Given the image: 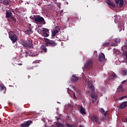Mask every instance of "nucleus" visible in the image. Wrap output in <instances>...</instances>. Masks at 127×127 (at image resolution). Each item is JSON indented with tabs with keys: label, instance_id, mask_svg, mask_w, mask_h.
Segmentation results:
<instances>
[{
	"label": "nucleus",
	"instance_id": "obj_1",
	"mask_svg": "<svg viewBox=\"0 0 127 127\" xmlns=\"http://www.w3.org/2000/svg\"><path fill=\"white\" fill-rule=\"evenodd\" d=\"M8 36L10 40L12 41L13 44L17 41V36L14 34V31H9L8 32Z\"/></svg>",
	"mask_w": 127,
	"mask_h": 127
},
{
	"label": "nucleus",
	"instance_id": "obj_2",
	"mask_svg": "<svg viewBox=\"0 0 127 127\" xmlns=\"http://www.w3.org/2000/svg\"><path fill=\"white\" fill-rule=\"evenodd\" d=\"M44 40L47 44V46H51V47H55V46L57 45V43H56L55 41L53 40H49V39H47L46 38H44Z\"/></svg>",
	"mask_w": 127,
	"mask_h": 127
},
{
	"label": "nucleus",
	"instance_id": "obj_3",
	"mask_svg": "<svg viewBox=\"0 0 127 127\" xmlns=\"http://www.w3.org/2000/svg\"><path fill=\"white\" fill-rule=\"evenodd\" d=\"M34 20L35 22H37V23H42V24H45L46 23L44 18L40 15L36 16L34 17Z\"/></svg>",
	"mask_w": 127,
	"mask_h": 127
},
{
	"label": "nucleus",
	"instance_id": "obj_4",
	"mask_svg": "<svg viewBox=\"0 0 127 127\" xmlns=\"http://www.w3.org/2000/svg\"><path fill=\"white\" fill-rule=\"evenodd\" d=\"M90 120L92 121L93 123H96L97 125H101L102 124V122L100 121V119L97 115H93L90 117Z\"/></svg>",
	"mask_w": 127,
	"mask_h": 127
},
{
	"label": "nucleus",
	"instance_id": "obj_5",
	"mask_svg": "<svg viewBox=\"0 0 127 127\" xmlns=\"http://www.w3.org/2000/svg\"><path fill=\"white\" fill-rule=\"evenodd\" d=\"M93 63H94V61L92 59L88 60L84 65V68L86 70H89L92 68V66H93Z\"/></svg>",
	"mask_w": 127,
	"mask_h": 127
},
{
	"label": "nucleus",
	"instance_id": "obj_6",
	"mask_svg": "<svg viewBox=\"0 0 127 127\" xmlns=\"http://www.w3.org/2000/svg\"><path fill=\"white\" fill-rule=\"evenodd\" d=\"M32 121L31 120H28L25 122H24V123H22L20 125L21 127H28L30 125H32Z\"/></svg>",
	"mask_w": 127,
	"mask_h": 127
},
{
	"label": "nucleus",
	"instance_id": "obj_7",
	"mask_svg": "<svg viewBox=\"0 0 127 127\" xmlns=\"http://www.w3.org/2000/svg\"><path fill=\"white\" fill-rule=\"evenodd\" d=\"M115 2L118 7H123L124 6V0H115Z\"/></svg>",
	"mask_w": 127,
	"mask_h": 127
},
{
	"label": "nucleus",
	"instance_id": "obj_8",
	"mask_svg": "<svg viewBox=\"0 0 127 127\" xmlns=\"http://www.w3.org/2000/svg\"><path fill=\"white\" fill-rule=\"evenodd\" d=\"M43 36L44 37H48L49 36V30L47 28H43Z\"/></svg>",
	"mask_w": 127,
	"mask_h": 127
},
{
	"label": "nucleus",
	"instance_id": "obj_9",
	"mask_svg": "<svg viewBox=\"0 0 127 127\" xmlns=\"http://www.w3.org/2000/svg\"><path fill=\"white\" fill-rule=\"evenodd\" d=\"M0 2L6 6L9 5L11 3V1L10 0H0Z\"/></svg>",
	"mask_w": 127,
	"mask_h": 127
},
{
	"label": "nucleus",
	"instance_id": "obj_10",
	"mask_svg": "<svg viewBox=\"0 0 127 127\" xmlns=\"http://www.w3.org/2000/svg\"><path fill=\"white\" fill-rule=\"evenodd\" d=\"M106 57H105V54L103 53H101V54L99 56V61L100 62H104L105 61Z\"/></svg>",
	"mask_w": 127,
	"mask_h": 127
},
{
	"label": "nucleus",
	"instance_id": "obj_11",
	"mask_svg": "<svg viewBox=\"0 0 127 127\" xmlns=\"http://www.w3.org/2000/svg\"><path fill=\"white\" fill-rule=\"evenodd\" d=\"M12 16V12L9 10H6L5 17L6 18H10Z\"/></svg>",
	"mask_w": 127,
	"mask_h": 127
},
{
	"label": "nucleus",
	"instance_id": "obj_12",
	"mask_svg": "<svg viewBox=\"0 0 127 127\" xmlns=\"http://www.w3.org/2000/svg\"><path fill=\"white\" fill-rule=\"evenodd\" d=\"M19 42L24 47H27V46H28V43L25 40L21 39L20 40Z\"/></svg>",
	"mask_w": 127,
	"mask_h": 127
},
{
	"label": "nucleus",
	"instance_id": "obj_13",
	"mask_svg": "<svg viewBox=\"0 0 127 127\" xmlns=\"http://www.w3.org/2000/svg\"><path fill=\"white\" fill-rule=\"evenodd\" d=\"M78 110L81 115H86V109L83 106H79Z\"/></svg>",
	"mask_w": 127,
	"mask_h": 127
},
{
	"label": "nucleus",
	"instance_id": "obj_14",
	"mask_svg": "<svg viewBox=\"0 0 127 127\" xmlns=\"http://www.w3.org/2000/svg\"><path fill=\"white\" fill-rule=\"evenodd\" d=\"M87 86L91 91L93 92L95 91V86H94V85H93V82L89 81Z\"/></svg>",
	"mask_w": 127,
	"mask_h": 127
},
{
	"label": "nucleus",
	"instance_id": "obj_15",
	"mask_svg": "<svg viewBox=\"0 0 127 127\" xmlns=\"http://www.w3.org/2000/svg\"><path fill=\"white\" fill-rule=\"evenodd\" d=\"M41 53H46L47 52V48L44 45H42L40 47Z\"/></svg>",
	"mask_w": 127,
	"mask_h": 127
},
{
	"label": "nucleus",
	"instance_id": "obj_16",
	"mask_svg": "<svg viewBox=\"0 0 127 127\" xmlns=\"http://www.w3.org/2000/svg\"><path fill=\"white\" fill-rule=\"evenodd\" d=\"M127 101H124L122 103V104L119 106V109L120 110H123V109H125V108H127Z\"/></svg>",
	"mask_w": 127,
	"mask_h": 127
},
{
	"label": "nucleus",
	"instance_id": "obj_17",
	"mask_svg": "<svg viewBox=\"0 0 127 127\" xmlns=\"http://www.w3.org/2000/svg\"><path fill=\"white\" fill-rule=\"evenodd\" d=\"M106 3H107L108 5H110V6H111V7H113V8H115V7H116V4H115V3L112 2L110 0H106Z\"/></svg>",
	"mask_w": 127,
	"mask_h": 127
},
{
	"label": "nucleus",
	"instance_id": "obj_18",
	"mask_svg": "<svg viewBox=\"0 0 127 127\" xmlns=\"http://www.w3.org/2000/svg\"><path fill=\"white\" fill-rule=\"evenodd\" d=\"M71 81L73 82H76L78 80H79V77L78 76H76V75H72V76L71 77Z\"/></svg>",
	"mask_w": 127,
	"mask_h": 127
},
{
	"label": "nucleus",
	"instance_id": "obj_19",
	"mask_svg": "<svg viewBox=\"0 0 127 127\" xmlns=\"http://www.w3.org/2000/svg\"><path fill=\"white\" fill-rule=\"evenodd\" d=\"M99 111H100V113H101V114L104 115V117H106V116H107L108 112H105V110L104 109L100 108L99 109Z\"/></svg>",
	"mask_w": 127,
	"mask_h": 127
},
{
	"label": "nucleus",
	"instance_id": "obj_20",
	"mask_svg": "<svg viewBox=\"0 0 127 127\" xmlns=\"http://www.w3.org/2000/svg\"><path fill=\"white\" fill-rule=\"evenodd\" d=\"M27 47H30V48H33V45H32V40H31V39H30L28 40Z\"/></svg>",
	"mask_w": 127,
	"mask_h": 127
},
{
	"label": "nucleus",
	"instance_id": "obj_21",
	"mask_svg": "<svg viewBox=\"0 0 127 127\" xmlns=\"http://www.w3.org/2000/svg\"><path fill=\"white\" fill-rule=\"evenodd\" d=\"M57 33H58V30H53L52 33V37H55Z\"/></svg>",
	"mask_w": 127,
	"mask_h": 127
},
{
	"label": "nucleus",
	"instance_id": "obj_22",
	"mask_svg": "<svg viewBox=\"0 0 127 127\" xmlns=\"http://www.w3.org/2000/svg\"><path fill=\"white\" fill-rule=\"evenodd\" d=\"M32 30H31V29L29 28V29H27L25 30V33H26V34H32Z\"/></svg>",
	"mask_w": 127,
	"mask_h": 127
},
{
	"label": "nucleus",
	"instance_id": "obj_23",
	"mask_svg": "<svg viewBox=\"0 0 127 127\" xmlns=\"http://www.w3.org/2000/svg\"><path fill=\"white\" fill-rule=\"evenodd\" d=\"M56 125L57 127H64L65 126L60 122H56Z\"/></svg>",
	"mask_w": 127,
	"mask_h": 127
},
{
	"label": "nucleus",
	"instance_id": "obj_24",
	"mask_svg": "<svg viewBox=\"0 0 127 127\" xmlns=\"http://www.w3.org/2000/svg\"><path fill=\"white\" fill-rule=\"evenodd\" d=\"M0 91H2L3 90L6 91V87H5L3 84H0Z\"/></svg>",
	"mask_w": 127,
	"mask_h": 127
},
{
	"label": "nucleus",
	"instance_id": "obj_25",
	"mask_svg": "<svg viewBox=\"0 0 127 127\" xmlns=\"http://www.w3.org/2000/svg\"><path fill=\"white\" fill-rule=\"evenodd\" d=\"M91 97L92 98V99L95 100V101H97V100H98V96H97V95H95V94H91Z\"/></svg>",
	"mask_w": 127,
	"mask_h": 127
},
{
	"label": "nucleus",
	"instance_id": "obj_26",
	"mask_svg": "<svg viewBox=\"0 0 127 127\" xmlns=\"http://www.w3.org/2000/svg\"><path fill=\"white\" fill-rule=\"evenodd\" d=\"M124 55L126 57V62H125V63H127V50H126V51H125L124 52Z\"/></svg>",
	"mask_w": 127,
	"mask_h": 127
},
{
	"label": "nucleus",
	"instance_id": "obj_27",
	"mask_svg": "<svg viewBox=\"0 0 127 127\" xmlns=\"http://www.w3.org/2000/svg\"><path fill=\"white\" fill-rule=\"evenodd\" d=\"M111 79H114V78H116V77H117V75H116V74L114 73L111 74Z\"/></svg>",
	"mask_w": 127,
	"mask_h": 127
},
{
	"label": "nucleus",
	"instance_id": "obj_28",
	"mask_svg": "<svg viewBox=\"0 0 127 127\" xmlns=\"http://www.w3.org/2000/svg\"><path fill=\"white\" fill-rule=\"evenodd\" d=\"M111 44V43L110 42H107V43H104L103 45L102 46H109Z\"/></svg>",
	"mask_w": 127,
	"mask_h": 127
},
{
	"label": "nucleus",
	"instance_id": "obj_29",
	"mask_svg": "<svg viewBox=\"0 0 127 127\" xmlns=\"http://www.w3.org/2000/svg\"><path fill=\"white\" fill-rule=\"evenodd\" d=\"M65 125H66V127H75V126L70 125L69 123H66Z\"/></svg>",
	"mask_w": 127,
	"mask_h": 127
},
{
	"label": "nucleus",
	"instance_id": "obj_30",
	"mask_svg": "<svg viewBox=\"0 0 127 127\" xmlns=\"http://www.w3.org/2000/svg\"><path fill=\"white\" fill-rule=\"evenodd\" d=\"M115 43H120L121 42V39L117 38L115 40Z\"/></svg>",
	"mask_w": 127,
	"mask_h": 127
},
{
	"label": "nucleus",
	"instance_id": "obj_31",
	"mask_svg": "<svg viewBox=\"0 0 127 127\" xmlns=\"http://www.w3.org/2000/svg\"><path fill=\"white\" fill-rule=\"evenodd\" d=\"M125 45H124V47H125V48H126V50H127V40H126L125 41Z\"/></svg>",
	"mask_w": 127,
	"mask_h": 127
},
{
	"label": "nucleus",
	"instance_id": "obj_32",
	"mask_svg": "<svg viewBox=\"0 0 127 127\" xmlns=\"http://www.w3.org/2000/svg\"><path fill=\"white\" fill-rule=\"evenodd\" d=\"M10 18H11V19L15 22L16 21V18L14 16H12Z\"/></svg>",
	"mask_w": 127,
	"mask_h": 127
},
{
	"label": "nucleus",
	"instance_id": "obj_33",
	"mask_svg": "<svg viewBox=\"0 0 127 127\" xmlns=\"http://www.w3.org/2000/svg\"><path fill=\"white\" fill-rule=\"evenodd\" d=\"M106 120H107V118H106V116H104V117L101 118V121L102 122H105V121H106Z\"/></svg>",
	"mask_w": 127,
	"mask_h": 127
},
{
	"label": "nucleus",
	"instance_id": "obj_34",
	"mask_svg": "<svg viewBox=\"0 0 127 127\" xmlns=\"http://www.w3.org/2000/svg\"><path fill=\"white\" fill-rule=\"evenodd\" d=\"M119 91H120L121 92H123V87L120 86L119 87Z\"/></svg>",
	"mask_w": 127,
	"mask_h": 127
},
{
	"label": "nucleus",
	"instance_id": "obj_35",
	"mask_svg": "<svg viewBox=\"0 0 127 127\" xmlns=\"http://www.w3.org/2000/svg\"><path fill=\"white\" fill-rule=\"evenodd\" d=\"M34 63H39V61L38 60H36L32 63L33 64H34Z\"/></svg>",
	"mask_w": 127,
	"mask_h": 127
},
{
	"label": "nucleus",
	"instance_id": "obj_36",
	"mask_svg": "<svg viewBox=\"0 0 127 127\" xmlns=\"http://www.w3.org/2000/svg\"><path fill=\"white\" fill-rule=\"evenodd\" d=\"M123 74H125V75L127 74V70H123Z\"/></svg>",
	"mask_w": 127,
	"mask_h": 127
},
{
	"label": "nucleus",
	"instance_id": "obj_37",
	"mask_svg": "<svg viewBox=\"0 0 127 127\" xmlns=\"http://www.w3.org/2000/svg\"><path fill=\"white\" fill-rule=\"evenodd\" d=\"M15 64H16L17 65H19V66H21V65H22V64L21 63H16Z\"/></svg>",
	"mask_w": 127,
	"mask_h": 127
},
{
	"label": "nucleus",
	"instance_id": "obj_38",
	"mask_svg": "<svg viewBox=\"0 0 127 127\" xmlns=\"http://www.w3.org/2000/svg\"><path fill=\"white\" fill-rule=\"evenodd\" d=\"M73 97L74 99H77V97H76V94H75V92L73 93Z\"/></svg>",
	"mask_w": 127,
	"mask_h": 127
},
{
	"label": "nucleus",
	"instance_id": "obj_39",
	"mask_svg": "<svg viewBox=\"0 0 127 127\" xmlns=\"http://www.w3.org/2000/svg\"><path fill=\"white\" fill-rule=\"evenodd\" d=\"M119 99L122 101V100H124V97L122 96L121 98H119Z\"/></svg>",
	"mask_w": 127,
	"mask_h": 127
},
{
	"label": "nucleus",
	"instance_id": "obj_40",
	"mask_svg": "<svg viewBox=\"0 0 127 127\" xmlns=\"http://www.w3.org/2000/svg\"><path fill=\"white\" fill-rule=\"evenodd\" d=\"M126 80H124L123 81H122V84H125L126 83Z\"/></svg>",
	"mask_w": 127,
	"mask_h": 127
},
{
	"label": "nucleus",
	"instance_id": "obj_41",
	"mask_svg": "<svg viewBox=\"0 0 127 127\" xmlns=\"http://www.w3.org/2000/svg\"><path fill=\"white\" fill-rule=\"evenodd\" d=\"M14 48H17V44L14 46Z\"/></svg>",
	"mask_w": 127,
	"mask_h": 127
},
{
	"label": "nucleus",
	"instance_id": "obj_42",
	"mask_svg": "<svg viewBox=\"0 0 127 127\" xmlns=\"http://www.w3.org/2000/svg\"><path fill=\"white\" fill-rule=\"evenodd\" d=\"M123 99H126V98H127V96H123Z\"/></svg>",
	"mask_w": 127,
	"mask_h": 127
},
{
	"label": "nucleus",
	"instance_id": "obj_43",
	"mask_svg": "<svg viewBox=\"0 0 127 127\" xmlns=\"http://www.w3.org/2000/svg\"><path fill=\"white\" fill-rule=\"evenodd\" d=\"M57 120L58 121V120H61L60 118H58Z\"/></svg>",
	"mask_w": 127,
	"mask_h": 127
},
{
	"label": "nucleus",
	"instance_id": "obj_44",
	"mask_svg": "<svg viewBox=\"0 0 127 127\" xmlns=\"http://www.w3.org/2000/svg\"><path fill=\"white\" fill-rule=\"evenodd\" d=\"M37 55H38V54H36L35 55H33V56H37Z\"/></svg>",
	"mask_w": 127,
	"mask_h": 127
},
{
	"label": "nucleus",
	"instance_id": "obj_45",
	"mask_svg": "<svg viewBox=\"0 0 127 127\" xmlns=\"http://www.w3.org/2000/svg\"><path fill=\"white\" fill-rule=\"evenodd\" d=\"M29 78H30V75H28V78L29 79Z\"/></svg>",
	"mask_w": 127,
	"mask_h": 127
},
{
	"label": "nucleus",
	"instance_id": "obj_46",
	"mask_svg": "<svg viewBox=\"0 0 127 127\" xmlns=\"http://www.w3.org/2000/svg\"><path fill=\"white\" fill-rule=\"evenodd\" d=\"M72 88L75 89V86H73Z\"/></svg>",
	"mask_w": 127,
	"mask_h": 127
},
{
	"label": "nucleus",
	"instance_id": "obj_47",
	"mask_svg": "<svg viewBox=\"0 0 127 127\" xmlns=\"http://www.w3.org/2000/svg\"><path fill=\"white\" fill-rule=\"evenodd\" d=\"M9 87H13L12 85H9Z\"/></svg>",
	"mask_w": 127,
	"mask_h": 127
},
{
	"label": "nucleus",
	"instance_id": "obj_48",
	"mask_svg": "<svg viewBox=\"0 0 127 127\" xmlns=\"http://www.w3.org/2000/svg\"><path fill=\"white\" fill-rule=\"evenodd\" d=\"M7 21H10V20H9V19H7Z\"/></svg>",
	"mask_w": 127,
	"mask_h": 127
},
{
	"label": "nucleus",
	"instance_id": "obj_49",
	"mask_svg": "<svg viewBox=\"0 0 127 127\" xmlns=\"http://www.w3.org/2000/svg\"><path fill=\"white\" fill-rule=\"evenodd\" d=\"M92 101H93L92 103L93 104H94V100H93Z\"/></svg>",
	"mask_w": 127,
	"mask_h": 127
},
{
	"label": "nucleus",
	"instance_id": "obj_50",
	"mask_svg": "<svg viewBox=\"0 0 127 127\" xmlns=\"http://www.w3.org/2000/svg\"><path fill=\"white\" fill-rule=\"evenodd\" d=\"M17 61L18 62H19V60H17Z\"/></svg>",
	"mask_w": 127,
	"mask_h": 127
},
{
	"label": "nucleus",
	"instance_id": "obj_51",
	"mask_svg": "<svg viewBox=\"0 0 127 127\" xmlns=\"http://www.w3.org/2000/svg\"><path fill=\"white\" fill-rule=\"evenodd\" d=\"M69 91V88H67V91Z\"/></svg>",
	"mask_w": 127,
	"mask_h": 127
},
{
	"label": "nucleus",
	"instance_id": "obj_52",
	"mask_svg": "<svg viewBox=\"0 0 127 127\" xmlns=\"http://www.w3.org/2000/svg\"><path fill=\"white\" fill-rule=\"evenodd\" d=\"M126 122H127V119H126Z\"/></svg>",
	"mask_w": 127,
	"mask_h": 127
},
{
	"label": "nucleus",
	"instance_id": "obj_53",
	"mask_svg": "<svg viewBox=\"0 0 127 127\" xmlns=\"http://www.w3.org/2000/svg\"><path fill=\"white\" fill-rule=\"evenodd\" d=\"M51 127H54V126H51Z\"/></svg>",
	"mask_w": 127,
	"mask_h": 127
},
{
	"label": "nucleus",
	"instance_id": "obj_54",
	"mask_svg": "<svg viewBox=\"0 0 127 127\" xmlns=\"http://www.w3.org/2000/svg\"><path fill=\"white\" fill-rule=\"evenodd\" d=\"M25 57H27V55H26V56H25Z\"/></svg>",
	"mask_w": 127,
	"mask_h": 127
},
{
	"label": "nucleus",
	"instance_id": "obj_55",
	"mask_svg": "<svg viewBox=\"0 0 127 127\" xmlns=\"http://www.w3.org/2000/svg\"><path fill=\"white\" fill-rule=\"evenodd\" d=\"M79 127H82V126H80Z\"/></svg>",
	"mask_w": 127,
	"mask_h": 127
}]
</instances>
